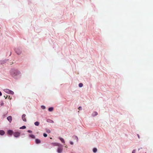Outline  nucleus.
I'll return each mask as SVG.
<instances>
[{
  "instance_id": "f257e3e1",
  "label": "nucleus",
  "mask_w": 153,
  "mask_h": 153,
  "mask_svg": "<svg viewBox=\"0 0 153 153\" xmlns=\"http://www.w3.org/2000/svg\"><path fill=\"white\" fill-rule=\"evenodd\" d=\"M20 73L19 71L14 69L12 70L10 72L11 75L13 77L19 75Z\"/></svg>"
},
{
  "instance_id": "f03ea898",
  "label": "nucleus",
  "mask_w": 153,
  "mask_h": 153,
  "mask_svg": "<svg viewBox=\"0 0 153 153\" xmlns=\"http://www.w3.org/2000/svg\"><path fill=\"white\" fill-rule=\"evenodd\" d=\"M13 134L15 137H17L20 135V133L18 132H15L13 133Z\"/></svg>"
},
{
  "instance_id": "7ed1b4c3",
  "label": "nucleus",
  "mask_w": 153,
  "mask_h": 153,
  "mask_svg": "<svg viewBox=\"0 0 153 153\" xmlns=\"http://www.w3.org/2000/svg\"><path fill=\"white\" fill-rule=\"evenodd\" d=\"M25 117L26 115L25 114H23L22 116V118L23 120L25 122H26L27 121Z\"/></svg>"
},
{
  "instance_id": "20e7f679",
  "label": "nucleus",
  "mask_w": 153,
  "mask_h": 153,
  "mask_svg": "<svg viewBox=\"0 0 153 153\" xmlns=\"http://www.w3.org/2000/svg\"><path fill=\"white\" fill-rule=\"evenodd\" d=\"M13 133V131L10 130H9L7 131V133L8 134L10 135H11Z\"/></svg>"
},
{
  "instance_id": "39448f33",
  "label": "nucleus",
  "mask_w": 153,
  "mask_h": 153,
  "mask_svg": "<svg viewBox=\"0 0 153 153\" xmlns=\"http://www.w3.org/2000/svg\"><path fill=\"white\" fill-rule=\"evenodd\" d=\"M62 151V149L61 148H58L57 152L59 153H61Z\"/></svg>"
},
{
  "instance_id": "423d86ee",
  "label": "nucleus",
  "mask_w": 153,
  "mask_h": 153,
  "mask_svg": "<svg viewBox=\"0 0 153 153\" xmlns=\"http://www.w3.org/2000/svg\"><path fill=\"white\" fill-rule=\"evenodd\" d=\"M7 120L10 122L12 121V117L11 116H9L7 118Z\"/></svg>"
},
{
  "instance_id": "0eeeda50",
  "label": "nucleus",
  "mask_w": 153,
  "mask_h": 153,
  "mask_svg": "<svg viewBox=\"0 0 153 153\" xmlns=\"http://www.w3.org/2000/svg\"><path fill=\"white\" fill-rule=\"evenodd\" d=\"M10 90L8 89H4V91L7 93H8V94H9V92H10Z\"/></svg>"
},
{
  "instance_id": "6e6552de",
  "label": "nucleus",
  "mask_w": 153,
  "mask_h": 153,
  "mask_svg": "<svg viewBox=\"0 0 153 153\" xmlns=\"http://www.w3.org/2000/svg\"><path fill=\"white\" fill-rule=\"evenodd\" d=\"M36 143L37 144H39L41 143V141L39 139H36Z\"/></svg>"
},
{
  "instance_id": "1a4fd4ad",
  "label": "nucleus",
  "mask_w": 153,
  "mask_h": 153,
  "mask_svg": "<svg viewBox=\"0 0 153 153\" xmlns=\"http://www.w3.org/2000/svg\"><path fill=\"white\" fill-rule=\"evenodd\" d=\"M4 131L3 130H0V134L3 135L4 134Z\"/></svg>"
},
{
  "instance_id": "9d476101",
  "label": "nucleus",
  "mask_w": 153,
  "mask_h": 153,
  "mask_svg": "<svg viewBox=\"0 0 153 153\" xmlns=\"http://www.w3.org/2000/svg\"><path fill=\"white\" fill-rule=\"evenodd\" d=\"M73 138L77 142L78 141V137L77 136H73Z\"/></svg>"
},
{
  "instance_id": "9b49d317",
  "label": "nucleus",
  "mask_w": 153,
  "mask_h": 153,
  "mask_svg": "<svg viewBox=\"0 0 153 153\" xmlns=\"http://www.w3.org/2000/svg\"><path fill=\"white\" fill-rule=\"evenodd\" d=\"M29 136L32 139H34L35 138V136L34 135L30 134Z\"/></svg>"
},
{
  "instance_id": "f8f14e48",
  "label": "nucleus",
  "mask_w": 153,
  "mask_h": 153,
  "mask_svg": "<svg viewBox=\"0 0 153 153\" xmlns=\"http://www.w3.org/2000/svg\"><path fill=\"white\" fill-rule=\"evenodd\" d=\"M59 140H61V141L62 142V143H65V141L64 140V139L61 137H59Z\"/></svg>"
},
{
  "instance_id": "ddd939ff",
  "label": "nucleus",
  "mask_w": 153,
  "mask_h": 153,
  "mask_svg": "<svg viewBox=\"0 0 153 153\" xmlns=\"http://www.w3.org/2000/svg\"><path fill=\"white\" fill-rule=\"evenodd\" d=\"M39 123L38 122L36 121L34 123V124L36 126H38L39 125Z\"/></svg>"
},
{
  "instance_id": "4468645a",
  "label": "nucleus",
  "mask_w": 153,
  "mask_h": 153,
  "mask_svg": "<svg viewBox=\"0 0 153 153\" xmlns=\"http://www.w3.org/2000/svg\"><path fill=\"white\" fill-rule=\"evenodd\" d=\"M53 107H50L48 108V111H53Z\"/></svg>"
},
{
  "instance_id": "2eb2a0df",
  "label": "nucleus",
  "mask_w": 153,
  "mask_h": 153,
  "mask_svg": "<svg viewBox=\"0 0 153 153\" xmlns=\"http://www.w3.org/2000/svg\"><path fill=\"white\" fill-rule=\"evenodd\" d=\"M97 115V112L95 111L93 113V115L94 116H96Z\"/></svg>"
},
{
  "instance_id": "dca6fc26",
  "label": "nucleus",
  "mask_w": 153,
  "mask_h": 153,
  "mask_svg": "<svg viewBox=\"0 0 153 153\" xmlns=\"http://www.w3.org/2000/svg\"><path fill=\"white\" fill-rule=\"evenodd\" d=\"M97 149L96 148H94L93 149V152H97Z\"/></svg>"
},
{
  "instance_id": "f3484780",
  "label": "nucleus",
  "mask_w": 153,
  "mask_h": 153,
  "mask_svg": "<svg viewBox=\"0 0 153 153\" xmlns=\"http://www.w3.org/2000/svg\"><path fill=\"white\" fill-rule=\"evenodd\" d=\"M26 128V127L25 126H22L20 128V129H25Z\"/></svg>"
},
{
  "instance_id": "a211bd4d",
  "label": "nucleus",
  "mask_w": 153,
  "mask_h": 153,
  "mask_svg": "<svg viewBox=\"0 0 153 153\" xmlns=\"http://www.w3.org/2000/svg\"><path fill=\"white\" fill-rule=\"evenodd\" d=\"M9 94H14V92L10 90Z\"/></svg>"
},
{
  "instance_id": "6ab92c4d",
  "label": "nucleus",
  "mask_w": 153,
  "mask_h": 153,
  "mask_svg": "<svg viewBox=\"0 0 153 153\" xmlns=\"http://www.w3.org/2000/svg\"><path fill=\"white\" fill-rule=\"evenodd\" d=\"M56 146H61V145L60 144L58 143H56Z\"/></svg>"
},
{
  "instance_id": "aec40b11",
  "label": "nucleus",
  "mask_w": 153,
  "mask_h": 153,
  "mask_svg": "<svg viewBox=\"0 0 153 153\" xmlns=\"http://www.w3.org/2000/svg\"><path fill=\"white\" fill-rule=\"evenodd\" d=\"M83 85V84L82 83H80L79 84V86L80 87H82Z\"/></svg>"
},
{
  "instance_id": "412c9836",
  "label": "nucleus",
  "mask_w": 153,
  "mask_h": 153,
  "mask_svg": "<svg viewBox=\"0 0 153 153\" xmlns=\"http://www.w3.org/2000/svg\"><path fill=\"white\" fill-rule=\"evenodd\" d=\"M41 108L43 109H44L45 108V107L44 105H42Z\"/></svg>"
},
{
  "instance_id": "4be33fe9",
  "label": "nucleus",
  "mask_w": 153,
  "mask_h": 153,
  "mask_svg": "<svg viewBox=\"0 0 153 153\" xmlns=\"http://www.w3.org/2000/svg\"><path fill=\"white\" fill-rule=\"evenodd\" d=\"M56 143H52L51 144L53 145V146H56Z\"/></svg>"
},
{
  "instance_id": "5701e85b",
  "label": "nucleus",
  "mask_w": 153,
  "mask_h": 153,
  "mask_svg": "<svg viewBox=\"0 0 153 153\" xmlns=\"http://www.w3.org/2000/svg\"><path fill=\"white\" fill-rule=\"evenodd\" d=\"M46 132L48 133H51V131L49 130H46Z\"/></svg>"
},
{
  "instance_id": "b1692460",
  "label": "nucleus",
  "mask_w": 153,
  "mask_h": 153,
  "mask_svg": "<svg viewBox=\"0 0 153 153\" xmlns=\"http://www.w3.org/2000/svg\"><path fill=\"white\" fill-rule=\"evenodd\" d=\"M16 52L18 54H19L21 53V52H20V51L17 52V50H16Z\"/></svg>"
},
{
  "instance_id": "393cba45",
  "label": "nucleus",
  "mask_w": 153,
  "mask_h": 153,
  "mask_svg": "<svg viewBox=\"0 0 153 153\" xmlns=\"http://www.w3.org/2000/svg\"><path fill=\"white\" fill-rule=\"evenodd\" d=\"M43 136L45 137H47V134H45V133H44L43 134Z\"/></svg>"
},
{
  "instance_id": "a878e982",
  "label": "nucleus",
  "mask_w": 153,
  "mask_h": 153,
  "mask_svg": "<svg viewBox=\"0 0 153 153\" xmlns=\"http://www.w3.org/2000/svg\"><path fill=\"white\" fill-rule=\"evenodd\" d=\"M78 109L79 110H80L82 109V107L80 106L78 108Z\"/></svg>"
},
{
  "instance_id": "bb28decb",
  "label": "nucleus",
  "mask_w": 153,
  "mask_h": 153,
  "mask_svg": "<svg viewBox=\"0 0 153 153\" xmlns=\"http://www.w3.org/2000/svg\"><path fill=\"white\" fill-rule=\"evenodd\" d=\"M28 132L30 133H32V131L30 130H29L28 131Z\"/></svg>"
},
{
  "instance_id": "cd10ccee",
  "label": "nucleus",
  "mask_w": 153,
  "mask_h": 153,
  "mask_svg": "<svg viewBox=\"0 0 153 153\" xmlns=\"http://www.w3.org/2000/svg\"><path fill=\"white\" fill-rule=\"evenodd\" d=\"M135 150H133L132 153H135Z\"/></svg>"
},
{
  "instance_id": "c85d7f7f",
  "label": "nucleus",
  "mask_w": 153,
  "mask_h": 153,
  "mask_svg": "<svg viewBox=\"0 0 153 153\" xmlns=\"http://www.w3.org/2000/svg\"><path fill=\"white\" fill-rule=\"evenodd\" d=\"M70 143L71 144V145H73V142H72V141H71L70 142Z\"/></svg>"
},
{
  "instance_id": "c756f323",
  "label": "nucleus",
  "mask_w": 153,
  "mask_h": 153,
  "mask_svg": "<svg viewBox=\"0 0 153 153\" xmlns=\"http://www.w3.org/2000/svg\"><path fill=\"white\" fill-rule=\"evenodd\" d=\"M8 97V96L7 95H6V96H4V97H5L6 99Z\"/></svg>"
},
{
  "instance_id": "7c9ffc66",
  "label": "nucleus",
  "mask_w": 153,
  "mask_h": 153,
  "mask_svg": "<svg viewBox=\"0 0 153 153\" xmlns=\"http://www.w3.org/2000/svg\"><path fill=\"white\" fill-rule=\"evenodd\" d=\"M8 98L9 99H10V100H11L12 98V97H10V96H9L8 97Z\"/></svg>"
},
{
  "instance_id": "2f4dec72",
  "label": "nucleus",
  "mask_w": 153,
  "mask_h": 153,
  "mask_svg": "<svg viewBox=\"0 0 153 153\" xmlns=\"http://www.w3.org/2000/svg\"><path fill=\"white\" fill-rule=\"evenodd\" d=\"M2 95V93L0 91V96H1Z\"/></svg>"
},
{
  "instance_id": "473e14b6",
  "label": "nucleus",
  "mask_w": 153,
  "mask_h": 153,
  "mask_svg": "<svg viewBox=\"0 0 153 153\" xmlns=\"http://www.w3.org/2000/svg\"><path fill=\"white\" fill-rule=\"evenodd\" d=\"M137 136H138V138H140V136H139V135H138H138H137Z\"/></svg>"
},
{
  "instance_id": "72a5a7b5",
  "label": "nucleus",
  "mask_w": 153,
  "mask_h": 153,
  "mask_svg": "<svg viewBox=\"0 0 153 153\" xmlns=\"http://www.w3.org/2000/svg\"><path fill=\"white\" fill-rule=\"evenodd\" d=\"M65 148H67L68 147L67 146H65Z\"/></svg>"
},
{
  "instance_id": "f704fd0d",
  "label": "nucleus",
  "mask_w": 153,
  "mask_h": 153,
  "mask_svg": "<svg viewBox=\"0 0 153 153\" xmlns=\"http://www.w3.org/2000/svg\"><path fill=\"white\" fill-rule=\"evenodd\" d=\"M50 138L51 139H52V138L51 137H50Z\"/></svg>"
},
{
  "instance_id": "c9c22d12",
  "label": "nucleus",
  "mask_w": 153,
  "mask_h": 153,
  "mask_svg": "<svg viewBox=\"0 0 153 153\" xmlns=\"http://www.w3.org/2000/svg\"><path fill=\"white\" fill-rule=\"evenodd\" d=\"M145 153H146V152H145Z\"/></svg>"
}]
</instances>
